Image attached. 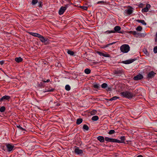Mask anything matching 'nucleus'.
<instances>
[{
  "label": "nucleus",
  "mask_w": 157,
  "mask_h": 157,
  "mask_svg": "<svg viewBox=\"0 0 157 157\" xmlns=\"http://www.w3.org/2000/svg\"><path fill=\"white\" fill-rule=\"evenodd\" d=\"M5 109H6V108H5V107H4V106H2L0 108V111L2 113L3 112H4L5 111Z\"/></svg>",
  "instance_id": "obj_27"
},
{
  "label": "nucleus",
  "mask_w": 157,
  "mask_h": 157,
  "mask_svg": "<svg viewBox=\"0 0 157 157\" xmlns=\"http://www.w3.org/2000/svg\"><path fill=\"white\" fill-rule=\"evenodd\" d=\"M4 61L3 60L0 61V64L1 65H2L4 63Z\"/></svg>",
  "instance_id": "obj_46"
},
{
  "label": "nucleus",
  "mask_w": 157,
  "mask_h": 157,
  "mask_svg": "<svg viewBox=\"0 0 157 157\" xmlns=\"http://www.w3.org/2000/svg\"><path fill=\"white\" fill-rule=\"evenodd\" d=\"M130 7L131 9H128L125 10L126 13L129 15L131 14L133 12V10H132L133 9L131 7Z\"/></svg>",
  "instance_id": "obj_15"
},
{
  "label": "nucleus",
  "mask_w": 157,
  "mask_h": 157,
  "mask_svg": "<svg viewBox=\"0 0 157 157\" xmlns=\"http://www.w3.org/2000/svg\"><path fill=\"white\" fill-rule=\"evenodd\" d=\"M39 3H40V4H39V7H41L42 6V4H41V2H40V3L39 2Z\"/></svg>",
  "instance_id": "obj_51"
},
{
  "label": "nucleus",
  "mask_w": 157,
  "mask_h": 157,
  "mask_svg": "<svg viewBox=\"0 0 157 157\" xmlns=\"http://www.w3.org/2000/svg\"><path fill=\"white\" fill-rule=\"evenodd\" d=\"M83 129L87 131L89 129L88 126L86 124H84L83 127Z\"/></svg>",
  "instance_id": "obj_28"
},
{
  "label": "nucleus",
  "mask_w": 157,
  "mask_h": 157,
  "mask_svg": "<svg viewBox=\"0 0 157 157\" xmlns=\"http://www.w3.org/2000/svg\"><path fill=\"white\" fill-rule=\"evenodd\" d=\"M99 119L98 117L97 116H95L92 117V120L93 121H96Z\"/></svg>",
  "instance_id": "obj_25"
},
{
  "label": "nucleus",
  "mask_w": 157,
  "mask_h": 157,
  "mask_svg": "<svg viewBox=\"0 0 157 157\" xmlns=\"http://www.w3.org/2000/svg\"><path fill=\"white\" fill-rule=\"evenodd\" d=\"M97 53L99 55H100V56H103L104 55V53H103L102 52H99V51H98L97 52Z\"/></svg>",
  "instance_id": "obj_40"
},
{
  "label": "nucleus",
  "mask_w": 157,
  "mask_h": 157,
  "mask_svg": "<svg viewBox=\"0 0 157 157\" xmlns=\"http://www.w3.org/2000/svg\"><path fill=\"white\" fill-rule=\"evenodd\" d=\"M156 143H157V140L156 141Z\"/></svg>",
  "instance_id": "obj_56"
},
{
  "label": "nucleus",
  "mask_w": 157,
  "mask_h": 157,
  "mask_svg": "<svg viewBox=\"0 0 157 157\" xmlns=\"http://www.w3.org/2000/svg\"><path fill=\"white\" fill-rule=\"evenodd\" d=\"M150 7V5L149 4H147L146 5V7L142 9V12L143 13L147 12L149 10Z\"/></svg>",
  "instance_id": "obj_9"
},
{
  "label": "nucleus",
  "mask_w": 157,
  "mask_h": 157,
  "mask_svg": "<svg viewBox=\"0 0 157 157\" xmlns=\"http://www.w3.org/2000/svg\"><path fill=\"white\" fill-rule=\"evenodd\" d=\"M6 147L7 148V151L8 152H10L13 150V148L14 146L9 144H6Z\"/></svg>",
  "instance_id": "obj_4"
},
{
  "label": "nucleus",
  "mask_w": 157,
  "mask_h": 157,
  "mask_svg": "<svg viewBox=\"0 0 157 157\" xmlns=\"http://www.w3.org/2000/svg\"><path fill=\"white\" fill-rule=\"evenodd\" d=\"M65 89L69 91L71 89V87L69 85H67L65 86Z\"/></svg>",
  "instance_id": "obj_31"
},
{
  "label": "nucleus",
  "mask_w": 157,
  "mask_h": 157,
  "mask_svg": "<svg viewBox=\"0 0 157 157\" xmlns=\"http://www.w3.org/2000/svg\"><path fill=\"white\" fill-rule=\"evenodd\" d=\"M59 105H60L59 104H56V106H59Z\"/></svg>",
  "instance_id": "obj_54"
},
{
  "label": "nucleus",
  "mask_w": 157,
  "mask_h": 157,
  "mask_svg": "<svg viewBox=\"0 0 157 157\" xmlns=\"http://www.w3.org/2000/svg\"><path fill=\"white\" fill-rule=\"evenodd\" d=\"M42 82H49L50 81V80L49 79H47L46 81L44 80L43 79L42 80Z\"/></svg>",
  "instance_id": "obj_44"
},
{
  "label": "nucleus",
  "mask_w": 157,
  "mask_h": 157,
  "mask_svg": "<svg viewBox=\"0 0 157 157\" xmlns=\"http://www.w3.org/2000/svg\"><path fill=\"white\" fill-rule=\"evenodd\" d=\"M136 60V59H128L125 61H123L122 62V63L125 64H130Z\"/></svg>",
  "instance_id": "obj_7"
},
{
  "label": "nucleus",
  "mask_w": 157,
  "mask_h": 157,
  "mask_svg": "<svg viewBox=\"0 0 157 157\" xmlns=\"http://www.w3.org/2000/svg\"><path fill=\"white\" fill-rule=\"evenodd\" d=\"M43 85V83L42 82H40V84L39 85V86L41 87Z\"/></svg>",
  "instance_id": "obj_47"
},
{
  "label": "nucleus",
  "mask_w": 157,
  "mask_h": 157,
  "mask_svg": "<svg viewBox=\"0 0 157 157\" xmlns=\"http://www.w3.org/2000/svg\"><path fill=\"white\" fill-rule=\"evenodd\" d=\"M75 153L77 154L82 155L83 154V151L82 150L80 149L78 147H77L74 151Z\"/></svg>",
  "instance_id": "obj_6"
},
{
  "label": "nucleus",
  "mask_w": 157,
  "mask_h": 157,
  "mask_svg": "<svg viewBox=\"0 0 157 157\" xmlns=\"http://www.w3.org/2000/svg\"><path fill=\"white\" fill-rule=\"evenodd\" d=\"M55 90V89L53 88H52L51 87H46L45 88V91H44L43 92L44 93H45L47 92H53Z\"/></svg>",
  "instance_id": "obj_16"
},
{
  "label": "nucleus",
  "mask_w": 157,
  "mask_h": 157,
  "mask_svg": "<svg viewBox=\"0 0 157 157\" xmlns=\"http://www.w3.org/2000/svg\"><path fill=\"white\" fill-rule=\"evenodd\" d=\"M10 98V97L9 96L5 95L0 98V102L4 101L5 100L9 101Z\"/></svg>",
  "instance_id": "obj_8"
},
{
  "label": "nucleus",
  "mask_w": 157,
  "mask_h": 157,
  "mask_svg": "<svg viewBox=\"0 0 157 157\" xmlns=\"http://www.w3.org/2000/svg\"><path fill=\"white\" fill-rule=\"evenodd\" d=\"M129 32L130 33L134 35H135L137 34V32L135 31H129Z\"/></svg>",
  "instance_id": "obj_34"
},
{
  "label": "nucleus",
  "mask_w": 157,
  "mask_h": 157,
  "mask_svg": "<svg viewBox=\"0 0 157 157\" xmlns=\"http://www.w3.org/2000/svg\"><path fill=\"white\" fill-rule=\"evenodd\" d=\"M153 52L155 53H157V46L154 47L153 49Z\"/></svg>",
  "instance_id": "obj_38"
},
{
  "label": "nucleus",
  "mask_w": 157,
  "mask_h": 157,
  "mask_svg": "<svg viewBox=\"0 0 157 157\" xmlns=\"http://www.w3.org/2000/svg\"><path fill=\"white\" fill-rule=\"evenodd\" d=\"M97 111L96 110H93L92 111H91V115H95L97 113Z\"/></svg>",
  "instance_id": "obj_35"
},
{
  "label": "nucleus",
  "mask_w": 157,
  "mask_h": 157,
  "mask_svg": "<svg viewBox=\"0 0 157 157\" xmlns=\"http://www.w3.org/2000/svg\"><path fill=\"white\" fill-rule=\"evenodd\" d=\"M17 127L19 128V129L21 131H25V128H23L21 127L20 126V125H17Z\"/></svg>",
  "instance_id": "obj_29"
},
{
  "label": "nucleus",
  "mask_w": 157,
  "mask_h": 157,
  "mask_svg": "<svg viewBox=\"0 0 157 157\" xmlns=\"http://www.w3.org/2000/svg\"><path fill=\"white\" fill-rule=\"evenodd\" d=\"M15 60L17 63H20L22 61L23 59L21 57H16L15 58Z\"/></svg>",
  "instance_id": "obj_20"
},
{
  "label": "nucleus",
  "mask_w": 157,
  "mask_h": 157,
  "mask_svg": "<svg viewBox=\"0 0 157 157\" xmlns=\"http://www.w3.org/2000/svg\"><path fill=\"white\" fill-rule=\"evenodd\" d=\"M118 98H119V97H118L115 96H114V97L112 98H111L109 100L111 101H113V100H116Z\"/></svg>",
  "instance_id": "obj_30"
},
{
  "label": "nucleus",
  "mask_w": 157,
  "mask_h": 157,
  "mask_svg": "<svg viewBox=\"0 0 157 157\" xmlns=\"http://www.w3.org/2000/svg\"><path fill=\"white\" fill-rule=\"evenodd\" d=\"M113 73L117 75H120L123 73V71L122 70H115L113 71Z\"/></svg>",
  "instance_id": "obj_10"
},
{
  "label": "nucleus",
  "mask_w": 157,
  "mask_h": 157,
  "mask_svg": "<svg viewBox=\"0 0 157 157\" xmlns=\"http://www.w3.org/2000/svg\"><path fill=\"white\" fill-rule=\"evenodd\" d=\"M29 33L31 35L35 37H38V38H39L40 36L41 35L40 34L37 33H36L33 32H29Z\"/></svg>",
  "instance_id": "obj_18"
},
{
  "label": "nucleus",
  "mask_w": 157,
  "mask_h": 157,
  "mask_svg": "<svg viewBox=\"0 0 157 157\" xmlns=\"http://www.w3.org/2000/svg\"><path fill=\"white\" fill-rule=\"evenodd\" d=\"M137 157H143L142 155H140L138 156Z\"/></svg>",
  "instance_id": "obj_52"
},
{
  "label": "nucleus",
  "mask_w": 157,
  "mask_h": 157,
  "mask_svg": "<svg viewBox=\"0 0 157 157\" xmlns=\"http://www.w3.org/2000/svg\"><path fill=\"white\" fill-rule=\"evenodd\" d=\"M144 53L146 55H147L148 54V52L147 50H145V52H144Z\"/></svg>",
  "instance_id": "obj_49"
},
{
  "label": "nucleus",
  "mask_w": 157,
  "mask_h": 157,
  "mask_svg": "<svg viewBox=\"0 0 157 157\" xmlns=\"http://www.w3.org/2000/svg\"><path fill=\"white\" fill-rule=\"evenodd\" d=\"M143 78V76L140 74H139L136 76H135L133 78L135 80H141Z\"/></svg>",
  "instance_id": "obj_11"
},
{
  "label": "nucleus",
  "mask_w": 157,
  "mask_h": 157,
  "mask_svg": "<svg viewBox=\"0 0 157 157\" xmlns=\"http://www.w3.org/2000/svg\"><path fill=\"white\" fill-rule=\"evenodd\" d=\"M66 10L65 7H64L63 6L61 7L59 11V14L60 15L63 14Z\"/></svg>",
  "instance_id": "obj_12"
},
{
  "label": "nucleus",
  "mask_w": 157,
  "mask_h": 157,
  "mask_svg": "<svg viewBox=\"0 0 157 157\" xmlns=\"http://www.w3.org/2000/svg\"><path fill=\"white\" fill-rule=\"evenodd\" d=\"M108 86V85L106 83H103L101 85V87L102 88L105 89Z\"/></svg>",
  "instance_id": "obj_26"
},
{
  "label": "nucleus",
  "mask_w": 157,
  "mask_h": 157,
  "mask_svg": "<svg viewBox=\"0 0 157 157\" xmlns=\"http://www.w3.org/2000/svg\"><path fill=\"white\" fill-rule=\"evenodd\" d=\"M115 133V131L114 130H111L109 131L108 133L109 135H111L114 134Z\"/></svg>",
  "instance_id": "obj_32"
},
{
  "label": "nucleus",
  "mask_w": 157,
  "mask_h": 157,
  "mask_svg": "<svg viewBox=\"0 0 157 157\" xmlns=\"http://www.w3.org/2000/svg\"><path fill=\"white\" fill-rule=\"evenodd\" d=\"M97 139L101 142H104L105 141V138L103 136H100L97 137Z\"/></svg>",
  "instance_id": "obj_17"
},
{
  "label": "nucleus",
  "mask_w": 157,
  "mask_h": 157,
  "mask_svg": "<svg viewBox=\"0 0 157 157\" xmlns=\"http://www.w3.org/2000/svg\"><path fill=\"white\" fill-rule=\"evenodd\" d=\"M155 74L153 71L150 72L147 74V77L148 78H151L154 77L155 75Z\"/></svg>",
  "instance_id": "obj_19"
},
{
  "label": "nucleus",
  "mask_w": 157,
  "mask_h": 157,
  "mask_svg": "<svg viewBox=\"0 0 157 157\" xmlns=\"http://www.w3.org/2000/svg\"><path fill=\"white\" fill-rule=\"evenodd\" d=\"M68 4H67L65 5V6H63L64 7H65L66 8V10L67 9V8L68 7Z\"/></svg>",
  "instance_id": "obj_48"
},
{
  "label": "nucleus",
  "mask_w": 157,
  "mask_h": 157,
  "mask_svg": "<svg viewBox=\"0 0 157 157\" xmlns=\"http://www.w3.org/2000/svg\"><path fill=\"white\" fill-rule=\"evenodd\" d=\"M94 87L95 88L98 89L99 88V85L98 84H95L94 85Z\"/></svg>",
  "instance_id": "obj_41"
},
{
  "label": "nucleus",
  "mask_w": 157,
  "mask_h": 157,
  "mask_svg": "<svg viewBox=\"0 0 157 157\" xmlns=\"http://www.w3.org/2000/svg\"><path fill=\"white\" fill-rule=\"evenodd\" d=\"M116 43V42H113V43H109V44H106V45H105V47H109V46L110 45H111L113 44H115V43Z\"/></svg>",
  "instance_id": "obj_37"
},
{
  "label": "nucleus",
  "mask_w": 157,
  "mask_h": 157,
  "mask_svg": "<svg viewBox=\"0 0 157 157\" xmlns=\"http://www.w3.org/2000/svg\"><path fill=\"white\" fill-rule=\"evenodd\" d=\"M37 2L38 0H32V4L34 5L37 3Z\"/></svg>",
  "instance_id": "obj_36"
},
{
  "label": "nucleus",
  "mask_w": 157,
  "mask_h": 157,
  "mask_svg": "<svg viewBox=\"0 0 157 157\" xmlns=\"http://www.w3.org/2000/svg\"><path fill=\"white\" fill-rule=\"evenodd\" d=\"M121 29V27L120 26H116L114 28V30L109 31L108 30L105 32L106 34H109L111 33H114L116 32H117L119 33H122V32L121 31L119 32Z\"/></svg>",
  "instance_id": "obj_2"
},
{
  "label": "nucleus",
  "mask_w": 157,
  "mask_h": 157,
  "mask_svg": "<svg viewBox=\"0 0 157 157\" xmlns=\"http://www.w3.org/2000/svg\"><path fill=\"white\" fill-rule=\"evenodd\" d=\"M81 8L85 10H87V7L85 6H82L81 7Z\"/></svg>",
  "instance_id": "obj_39"
},
{
  "label": "nucleus",
  "mask_w": 157,
  "mask_h": 157,
  "mask_svg": "<svg viewBox=\"0 0 157 157\" xmlns=\"http://www.w3.org/2000/svg\"><path fill=\"white\" fill-rule=\"evenodd\" d=\"M136 21L138 22L142 23L143 25H147V23L145 22V21L144 20H136Z\"/></svg>",
  "instance_id": "obj_21"
},
{
  "label": "nucleus",
  "mask_w": 157,
  "mask_h": 157,
  "mask_svg": "<svg viewBox=\"0 0 157 157\" xmlns=\"http://www.w3.org/2000/svg\"><path fill=\"white\" fill-rule=\"evenodd\" d=\"M103 56L105 57H110V55L107 54H104Z\"/></svg>",
  "instance_id": "obj_42"
},
{
  "label": "nucleus",
  "mask_w": 157,
  "mask_h": 157,
  "mask_svg": "<svg viewBox=\"0 0 157 157\" xmlns=\"http://www.w3.org/2000/svg\"><path fill=\"white\" fill-rule=\"evenodd\" d=\"M106 90L107 91H110L112 90V89L110 87H107L106 88Z\"/></svg>",
  "instance_id": "obj_43"
},
{
  "label": "nucleus",
  "mask_w": 157,
  "mask_h": 157,
  "mask_svg": "<svg viewBox=\"0 0 157 157\" xmlns=\"http://www.w3.org/2000/svg\"><path fill=\"white\" fill-rule=\"evenodd\" d=\"M156 36H157V32L156 33Z\"/></svg>",
  "instance_id": "obj_55"
},
{
  "label": "nucleus",
  "mask_w": 157,
  "mask_h": 157,
  "mask_svg": "<svg viewBox=\"0 0 157 157\" xmlns=\"http://www.w3.org/2000/svg\"><path fill=\"white\" fill-rule=\"evenodd\" d=\"M85 73L87 74H89L90 73L91 70L90 69L86 68L84 70Z\"/></svg>",
  "instance_id": "obj_23"
},
{
  "label": "nucleus",
  "mask_w": 157,
  "mask_h": 157,
  "mask_svg": "<svg viewBox=\"0 0 157 157\" xmlns=\"http://www.w3.org/2000/svg\"><path fill=\"white\" fill-rule=\"evenodd\" d=\"M83 120L82 118H78L77 119L76 121V124H80L82 121Z\"/></svg>",
  "instance_id": "obj_22"
},
{
  "label": "nucleus",
  "mask_w": 157,
  "mask_h": 157,
  "mask_svg": "<svg viewBox=\"0 0 157 157\" xmlns=\"http://www.w3.org/2000/svg\"><path fill=\"white\" fill-rule=\"evenodd\" d=\"M143 5V4H142V3H141L140 5H139V6L140 7H142V6H142Z\"/></svg>",
  "instance_id": "obj_53"
},
{
  "label": "nucleus",
  "mask_w": 157,
  "mask_h": 157,
  "mask_svg": "<svg viewBox=\"0 0 157 157\" xmlns=\"http://www.w3.org/2000/svg\"><path fill=\"white\" fill-rule=\"evenodd\" d=\"M120 139L121 140H117L118 141L116 142L117 143H125L124 140H125V137L124 136H121Z\"/></svg>",
  "instance_id": "obj_14"
},
{
  "label": "nucleus",
  "mask_w": 157,
  "mask_h": 157,
  "mask_svg": "<svg viewBox=\"0 0 157 157\" xmlns=\"http://www.w3.org/2000/svg\"><path fill=\"white\" fill-rule=\"evenodd\" d=\"M105 140L107 142H111L116 143V142L118 141L117 139L110 138L107 137H105Z\"/></svg>",
  "instance_id": "obj_5"
},
{
  "label": "nucleus",
  "mask_w": 157,
  "mask_h": 157,
  "mask_svg": "<svg viewBox=\"0 0 157 157\" xmlns=\"http://www.w3.org/2000/svg\"><path fill=\"white\" fill-rule=\"evenodd\" d=\"M104 3V1H101L98 2L97 3V4H103Z\"/></svg>",
  "instance_id": "obj_45"
},
{
  "label": "nucleus",
  "mask_w": 157,
  "mask_h": 157,
  "mask_svg": "<svg viewBox=\"0 0 157 157\" xmlns=\"http://www.w3.org/2000/svg\"><path fill=\"white\" fill-rule=\"evenodd\" d=\"M155 42L157 41V36H156V37L155 38Z\"/></svg>",
  "instance_id": "obj_50"
},
{
  "label": "nucleus",
  "mask_w": 157,
  "mask_h": 157,
  "mask_svg": "<svg viewBox=\"0 0 157 157\" xmlns=\"http://www.w3.org/2000/svg\"><path fill=\"white\" fill-rule=\"evenodd\" d=\"M39 38L41 42L42 43H45L46 42L48 41L49 40L48 38H45L42 35H40Z\"/></svg>",
  "instance_id": "obj_13"
},
{
  "label": "nucleus",
  "mask_w": 157,
  "mask_h": 157,
  "mask_svg": "<svg viewBox=\"0 0 157 157\" xmlns=\"http://www.w3.org/2000/svg\"><path fill=\"white\" fill-rule=\"evenodd\" d=\"M142 28L141 26H138L136 28V30L139 31H141L142 30Z\"/></svg>",
  "instance_id": "obj_33"
},
{
  "label": "nucleus",
  "mask_w": 157,
  "mask_h": 157,
  "mask_svg": "<svg viewBox=\"0 0 157 157\" xmlns=\"http://www.w3.org/2000/svg\"><path fill=\"white\" fill-rule=\"evenodd\" d=\"M121 51L124 53H127L130 50V47L128 44H124L120 47Z\"/></svg>",
  "instance_id": "obj_3"
},
{
  "label": "nucleus",
  "mask_w": 157,
  "mask_h": 157,
  "mask_svg": "<svg viewBox=\"0 0 157 157\" xmlns=\"http://www.w3.org/2000/svg\"><path fill=\"white\" fill-rule=\"evenodd\" d=\"M121 96L128 99H131L135 95L132 92L128 91H125L121 93Z\"/></svg>",
  "instance_id": "obj_1"
},
{
  "label": "nucleus",
  "mask_w": 157,
  "mask_h": 157,
  "mask_svg": "<svg viewBox=\"0 0 157 157\" xmlns=\"http://www.w3.org/2000/svg\"><path fill=\"white\" fill-rule=\"evenodd\" d=\"M67 53L68 54H69L71 56H73L74 55V52L71 50H68Z\"/></svg>",
  "instance_id": "obj_24"
}]
</instances>
